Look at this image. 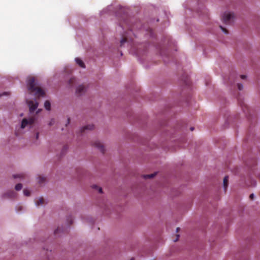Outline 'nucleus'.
Wrapping results in <instances>:
<instances>
[{"mask_svg":"<svg viewBox=\"0 0 260 260\" xmlns=\"http://www.w3.org/2000/svg\"><path fill=\"white\" fill-rule=\"evenodd\" d=\"M75 81V79L74 78L70 79L69 81V83L70 84H72Z\"/></svg>","mask_w":260,"mask_h":260,"instance_id":"5701e85b","label":"nucleus"},{"mask_svg":"<svg viewBox=\"0 0 260 260\" xmlns=\"http://www.w3.org/2000/svg\"><path fill=\"white\" fill-rule=\"evenodd\" d=\"M220 28H221V29L222 30V31H223L224 33H225V34H228V30L226 28H225L223 27H222V26H221V25L220 26Z\"/></svg>","mask_w":260,"mask_h":260,"instance_id":"412c9836","label":"nucleus"},{"mask_svg":"<svg viewBox=\"0 0 260 260\" xmlns=\"http://www.w3.org/2000/svg\"><path fill=\"white\" fill-rule=\"evenodd\" d=\"M194 128L193 127H190V130L192 131L193 130Z\"/></svg>","mask_w":260,"mask_h":260,"instance_id":"f704fd0d","label":"nucleus"},{"mask_svg":"<svg viewBox=\"0 0 260 260\" xmlns=\"http://www.w3.org/2000/svg\"><path fill=\"white\" fill-rule=\"evenodd\" d=\"M120 26H121L122 27H123V24H122V23H121V22H120Z\"/></svg>","mask_w":260,"mask_h":260,"instance_id":"c9c22d12","label":"nucleus"},{"mask_svg":"<svg viewBox=\"0 0 260 260\" xmlns=\"http://www.w3.org/2000/svg\"><path fill=\"white\" fill-rule=\"evenodd\" d=\"M27 104L29 107L30 112H34L38 107V103L37 102H34L33 101H27Z\"/></svg>","mask_w":260,"mask_h":260,"instance_id":"20e7f679","label":"nucleus"},{"mask_svg":"<svg viewBox=\"0 0 260 260\" xmlns=\"http://www.w3.org/2000/svg\"><path fill=\"white\" fill-rule=\"evenodd\" d=\"M179 230H180V228H177L176 229V232H178Z\"/></svg>","mask_w":260,"mask_h":260,"instance_id":"72a5a7b5","label":"nucleus"},{"mask_svg":"<svg viewBox=\"0 0 260 260\" xmlns=\"http://www.w3.org/2000/svg\"><path fill=\"white\" fill-rule=\"evenodd\" d=\"M23 193L25 196H27V197L29 196L30 194V192L29 190L26 189L23 190Z\"/></svg>","mask_w":260,"mask_h":260,"instance_id":"f3484780","label":"nucleus"},{"mask_svg":"<svg viewBox=\"0 0 260 260\" xmlns=\"http://www.w3.org/2000/svg\"><path fill=\"white\" fill-rule=\"evenodd\" d=\"M93 146L94 147H96L97 148H98L102 153H104V152H105L104 147L103 144L101 143L100 141H95V142H94Z\"/></svg>","mask_w":260,"mask_h":260,"instance_id":"39448f33","label":"nucleus"},{"mask_svg":"<svg viewBox=\"0 0 260 260\" xmlns=\"http://www.w3.org/2000/svg\"><path fill=\"white\" fill-rule=\"evenodd\" d=\"M69 221V224H71L73 223V220L71 217H70V219H68Z\"/></svg>","mask_w":260,"mask_h":260,"instance_id":"cd10ccee","label":"nucleus"},{"mask_svg":"<svg viewBox=\"0 0 260 260\" xmlns=\"http://www.w3.org/2000/svg\"><path fill=\"white\" fill-rule=\"evenodd\" d=\"M27 86L30 93H34L35 95L38 96H45V92L41 88L36 86V80L34 77L29 79Z\"/></svg>","mask_w":260,"mask_h":260,"instance_id":"f257e3e1","label":"nucleus"},{"mask_svg":"<svg viewBox=\"0 0 260 260\" xmlns=\"http://www.w3.org/2000/svg\"><path fill=\"white\" fill-rule=\"evenodd\" d=\"M238 88L239 90H241L243 89V85L241 84L238 83L237 84Z\"/></svg>","mask_w":260,"mask_h":260,"instance_id":"4be33fe9","label":"nucleus"},{"mask_svg":"<svg viewBox=\"0 0 260 260\" xmlns=\"http://www.w3.org/2000/svg\"><path fill=\"white\" fill-rule=\"evenodd\" d=\"M70 118H68V123H67V124H66V125H67V124H69V123H70Z\"/></svg>","mask_w":260,"mask_h":260,"instance_id":"2f4dec72","label":"nucleus"},{"mask_svg":"<svg viewBox=\"0 0 260 260\" xmlns=\"http://www.w3.org/2000/svg\"><path fill=\"white\" fill-rule=\"evenodd\" d=\"M60 230V228H57L55 231H54V234H57L58 233H59V231Z\"/></svg>","mask_w":260,"mask_h":260,"instance_id":"b1692460","label":"nucleus"},{"mask_svg":"<svg viewBox=\"0 0 260 260\" xmlns=\"http://www.w3.org/2000/svg\"><path fill=\"white\" fill-rule=\"evenodd\" d=\"M93 127H94V125L93 124H89V125H86L84 127H83V128L82 129L81 132L82 133V132L85 131V130H86V129H89V130L92 129L93 128Z\"/></svg>","mask_w":260,"mask_h":260,"instance_id":"9b49d317","label":"nucleus"},{"mask_svg":"<svg viewBox=\"0 0 260 260\" xmlns=\"http://www.w3.org/2000/svg\"><path fill=\"white\" fill-rule=\"evenodd\" d=\"M54 122H55L54 119H51V121H50V123H49V125H52V124L54 123Z\"/></svg>","mask_w":260,"mask_h":260,"instance_id":"a878e982","label":"nucleus"},{"mask_svg":"<svg viewBox=\"0 0 260 260\" xmlns=\"http://www.w3.org/2000/svg\"><path fill=\"white\" fill-rule=\"evenodd\" d=\"M130 260H135L134 258H132Z\"/></svg>","mask_w":260,"mask_h":260,"instance_id":"e433bc0d","label":"nucleus"},{"mask_svg":"<svg viewBox=\"0 0 260 260\" xmlns=\"http://www.w3.org/2000/svg\"><path fill=\"white\" fill-rule=\"evenodd\" d=\"M75 60H76V63L81 68H85V64L84 63V62H83V61L79 58H76L75 59Z\"/></svg>","mask_w":260,"mask_h":260,"instance_id":"6e6552de","label":"nucleus"},{"mask_svg":"<svg viewBox=\"0 0 260 260\" xmlns=\"http://www.w3.org/2000/svg\"><path fill=\"white\" fill-rule=\"evenodd\" d=\"M16 195V193L13 190L8 191L4 194L5 197H8L10 198H14Z\"/></svg>","mask_w":260,"mask_h":260,"instance_id":"0eeeda50","label":"nucleus"},{"mask_svg":"<svg viewBox=\"0 0 260 260\" xmlns=\"http://www.w3.org/2000/svg\"><path fill=\"white\" fill-rule=\"evenodd\" d=\"M25 176V175L24 174H19L13 175L14 178H19L20 179L24 178Z\"/></svg>","mask_w":260,"mask_h":260,"instance_id":"4468645a","label":"nucleus"},{"mask_svg":"<svg viewBox=\"0 0 260 260\" xmlns=\"http://www.w3.org/2000/svg\"><path fill=\"white\" fill-rule=\"evenodd\" d=\"M7 92H4L2 94H0V96H1L3 95H6V94H7Z\"/></svg>","mask_w":260,"mask_h":260,"instance_id":"473e14b6","label":"nucleus"},{"mask_svg":"<svg viewBox=\"0 0 260 260\" xmlns=\"http://www.w3.org/2000/svg\"><path fill=\"white\" fill-rule=\"evenodd\" d=\"M179 236H180L179 235L177 234L176 235V238L174 240V242H177L178 240V239H179Z\"/></svg>","mask_w":260,"mask_h":260,"instance_id":"393cba45","label":"nucleus"},{"mask_svg":"<svg viewBox=\"0 0 260 260\" xmlns=\"http://www.w3.org/2000/svg\"><path fill=\"white\" fill-rule=\"evenodd\" d=\"M249 198L251 200H253L254 198V194L253 193L251 194L249 196Z\"/></svg>","mask_w":260,"mask_h":260,"instance_id":"bb28decb","label":"nucleus"},{"mask_svg":"<svg viewBox=\"0 0 260 260\" xmlns=\"http://www.w3.org/2000/svg\"><path fill=\"white\" fill-rule=\"evenodd\" d=\"M67 148H67V146H64V147H63V150H62V151H64L66 150L67 149Z\"/></svg>","mask_w":260,"mask_h":260,"instance_id":"7c9ffc66","label":"nucleus"},{"mask_svg":"<svg viewBox=\"0 0 260 260\" xmlns=\"http://www.w3.org/2000/svg\"><path fill=\"white\" fill-rule=\"evenodd\" d=\"M44 107L47 110H50L51 109V104L49 101H46L44 103Z\"/></svg>","mask_w":260,"mask_h":260,"instance_id":"f8f14e48","label":"nucleus"},{"mask_svg":"<svg viewBox=\"0 0 260 260\" xmlns=\"http://www.w3.org/2000/svg\"><path fill=\"white\" fill-rule=\"evenodd\" d=\"M86 90V87L83 85L79 86L76 89V93L78 95H81L84 93Z\"/></svg>","mask_w":260,"mask_h":260,"instance_id":"423d86ee","label":"nucleus"},{"mask_svg":"<svg viewBox=\"0 0 260 260\" xmlns=\"http://www.w3.org/2000/svg\"><path fill=\"white\" fill-rule=\"evenodd\" d=\"M228 181H229V177L228 176H226L223 178V187H224L225 191H226V189L228 186Z\"/></svg>","mask_w":260,"mask_h":260,"instance_id":"1a4fd4ad","label":"nucleus"},{"mask_svg":"<svg viewBox=\"0 0 260 260\" xmlns=\"http://www.w3.org/2000/svg\"><path fill=\"white\" fill-rule=\"evenodd\" d=\"M35 121V118L33 117H31L27 118H24L22 120L21 128H24L26 126H31L32 125Z\"/></svg>","mask_w":260,"mask_h":260,"instance_id":"f03ea898","label":"nucleus"},{"mask_svg":"<svg viewBox=\"0 0 260 260\" xmlns=\"http://www.w3.org/2000/svg\"><path fill=\"white\" fill-rule=\"evenodd\" d=\"M39 134L38 133H37L36 134V139H38L39 138Z\"/></svg>","mask_w":260,"mask_h":260,"instance_id":"c756f323","label":"nucleus"},{"mask_svg":"<svg viewBox=\"0 0 260 260\" xmlns=\"http://www.w3.org/2000/svg\"><path fill=\"white\" fill-rule=\"evenodd\" d=\"M234 17V15L231 13H225L222 17V20L225 24H229L231 19Z\"/></svg>","mask_w":260,"mask_h":260,"instance_id":"7ed1b4c3","label":"nucleus"},{"mask_svg":"<svg viewBox=\"0 0 260 260\" xmlns=\"http://www.w3.org/2000/svg\"><path fill=\"white\" fill-rule=\"evenodd\" d=\"M44 203V200L43 198H40L36 200V204L39 206L43 205Z\"/></svg>","mask_w":260,"mask_h":260,"instance_id":"9d476101","label":"nucleus"},{"mask_svg":"<svg viewBox=\"0 0 260 260\" xmlns=\"http://www.w3.org/2000/svg\"><path fill=\"white\" fill-rule=\"evenodd\" d=\"M240 106H241V107L244 112H245L246 109L248 110V107H247V105H246L244 103H242L240 104Z\"/></svg>","mask_w":260,"mask_h":260,"instance_id":"dca6fc26","label":"nucleus"},{"mask_svg":"<svg viewBox=\"0 0 260 260\" xmlns=\"http://www.w3.org/2000/svg\"><path fill=\"white\" fill-rule=\"evenodd\" d=\"M22 188V185L21 183H18L15 186V189L17 191L20 190Z\"/></svg>","mask_w":260,"mask_h":260,"instance_id":"2eb2a0df","label":"nucleus"},{"mask_svg":"<svg viewBox=\"0 0 260 260\" xmlns=\"http://www.w3.org/2000/svg\"><path fill=\"white\" fill-rule=\"evenodd\" d=\"M39 183H41L44 182L45 181L46 178L42 176H39Z\"/></svg>","mask_w":260,"mask_h":260,"instance_id":"6ab92c4d","label":"nucleus"},{"mask_svg":"<svg viewBox=\"0 0 260 260\" xmlns=\"http://www.w3.org/2000/svg\"><path fill=\"white\" fill-rule=\"evenodd\" d=\"M156 173H154L149 175H144L143 177L145 179H150L153 178L156 175Z\"/></svg>","mask_w":260,"mask_h":260,"instance_id":"ddd939ff","label":"nucleus"},{"mask_svg":"<svg viewBox=\"0 0 260 260\" xmlns=\"http://www.w3.org/2000/svg\"><path fill=\"white\" fill-rule=\"evenodd\" d=\"M92 187L95 189H98V191L100 193H102V189L101 187H99L97 185H94Z\"/></svg>","mask_w":260,"mask_h":260,"instance_id":"aec40b11","label":"nucleus"},{"mask_svg":"<svg viewBox=\"0 0 260 260\" xmlns=\"http://www.w3.org/2000/svg\"><path fill=\"white\" fill-rule=\"evenodd\" d=\"M127 41V39L126 37H124L123 38H122L121 39V40L120 41V46H122L123 44L126 42V41Z\"/></svg>","mask_w":260,"mask_h":260,"instance_id":"a211bd4d","label":"nucleus"},{"mask_svg":"<svg viewBox=\"0 0 260 260\" xmlns=\"http://www.w3.org/2000/svg\"><path fill=\"white\" fill-rule=\"evenodd\" d=\"M240 77L242 79H245L246 78V76L245 75H241Z\"/></svg>","mask_w":260,"mask_h":260,"instance_id":"c85d7f7f","label":"nucleus"}]
</instances>
